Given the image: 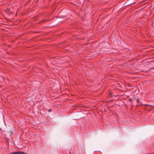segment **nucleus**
<instances>
[{
    "instance_id": "1",
    "label": "nucleus",
    "mask_w": 154,
    "mask_h": 154,
    "mask_svg": "<svg viewBox=\"0 0 154 154\" xmlns=\"http://www.w3.org/2000/svg\"><path fill=\"white\" fill-rule=\"evenodd\" d=\"M20 152H13L11 153L10 154H20Z\"/></svg>"
},
{
    "instance_id": "4",
    "label": "nucleus",
    "mask_w": 154,
    "mask_h": 154,
    "mask_svg": "<svg viewBox=\"0 0 154 154\" xmlns=\"http://www.w3.org/2000/svg\"><path fill=\"white\" fill-rule=\"evenodd\" d=\"M129 100H131V99H130H130H129Z\"/></svg>"
},
{
    "instance_id": "5",
    "label": "nucleus",
    "mask_w": 154,
    "mask_h": 154,
    "mask_svg": "<svg viewBox=\"0 0 154 154\" xmlns=\"http://www.w3.org/2000/svg\"><path fill=\"white\" fill-rule=\"evenodd\" d=\"M50 111H51V110H49V112H50Z\"/></svg>"
},
{
    "instance_id": "3",
    "label": "nucleus",
    "mask_w": 154,
    "mask_h": 154,
    "mask_svg": "<svg viewBox=\"0 0 154 154\" xmlns=\"http://www.w3.org/2000/svg\"><path fill=\"white\" fill-rule=\"evenodd\" d=\"M137 101H139V100H138V99H137Z\"/></svg>"
},
{
    "instance_id": "2",
    "label": "nucleus",
    "mask_w": 154,
    "mask_h": 154,
    "mask_svg": "<svg viewBox=\"0 0 154 154\" xmlns=\"http://www.w3.org/2000/svg\"><path fill=\"white\" fill-rule=\"evenodd\" d=\"M20 154H24L25 153V152H20Z\"/></svg>"
}]
</instances>
